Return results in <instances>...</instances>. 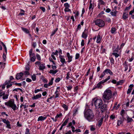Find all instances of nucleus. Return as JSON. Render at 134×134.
Returning <instances> with one entry per match:
<instances>
[{
  "mask_svg": "<svg viewBox=\"0 0 134 134\" xmlns=\"http://www.w3.org/2000/svg\"><path fill=\"white\" fill-rule=\"evenodd\" d=\"M80 57V54L79 53H77L75 56V59H78Z\"/></svg>",
  "mask_w": 134,
  "mask_h": 134,
  "instance_id": "51",
  "label": "nucleus"
},
{
  "mask_svg": "<svg viewBox=\"0 0 134 134\" xmlns=\"http://www.w3.org/2000/svg\"><path fill=\"white\" fill-rule=\"evenodd\" d=\"M122 18L126 20L128 18V14L126 13H123Z\"/></svg>",
  "mask_w": 134,
  "mask_h": 134,
  "instance_id": "22",
  "label": "nucleus"
},
{
  "mask_svg": "<svg viewBox=\"0 0 134 134\" xmlns=\"http://www.w3.org/2000/svg\"><path fill=\"white\" fill-rule=\"evenodd\" d=\"M110 62L112 64H114V60L113 58H111L110 59Z\"/></svg>",
  "mask_w": 134,
  "mask_h": 134,
  "instance_id": "57",
  "label": "nucleus"
},
{
  "mask_svg": "<svg viewBox=\"0 0 134 134\" xmlns=\"http://www.w3.org/2000/svg\"><path fill=\"white\" fill-rule=\"evenodd\" d=\"M102 120H100L98 122V126H101L102 125Z\"/></svg>",
  "mask_w": 134,
  "mask_h": 134,
  "instance_id": "49",
  "label": "nucleus"
},
{
  "mask_svg": "<svg viewBox=\"0 0 134 134\" xmlns=\"http://www.w3.org/2000/svg\"><path fill=\"white\" fill-rule=\"evenodd\" d=\"M10 82H11L10 80H6L4 82V84L5 85H7L8 84H9V83H10Z\"/></svg>",
  "mask_w": 134,
  "mask_h": 134,
  "instance_id": "45",
  "label": "nucleus"
},
{
  "mask_svg": "<svg viewBox=\"0 0 134 134\" xmlns=\"http://www.w3.org/2000/svg\"><path fill=\"white\" fill-rule=\"evenodd\" d=\"M96 114V115L98 117L101 116L102 115L101 113H100V112L98 110L97 111Z\"/></svg>",
  "mask_w": 134,
  "mask_h": 134,
  "instance_id": "30",
  "label": "nucleus"
},
{
  "mask_svg": "<svg viewBox=\"0 0 134 134\" xmlns=\"http://www.w3.org/2000/svg\"><path fill=\"white\" fill-rule=\"evenodd\" d=\"M111 91L109 89H106L104 92L102 98L105 103H108L110 101V100L112 97Z\"/></svg>",
  "mask_w": 134,
  "mask_h": 134,
  "instance_id": "1",
  "label": "nucleus"
},
{
  "mask_svg": "<svg viewBox=\"0 0 134 134\" xmlns=\"http://www.w3.org/2000/svg\"><path fill=\"white\" fill-rule=\"evenodd\" d=\"M91 130V131H94L95 130V128L94 126H91L90 128Z\"/></svg>",
  "mask_w": 134,
  "mask_h": 134,
  "instance_id": "56",
  "label": "nucleus"
},
{
  "mask_svg": "<svg viewBox=\"0 0 134 134\" xmlns=\"http://www.w3.org/2000/svg\"><path fill=\"white\" fill-rule=\"evenodd\" d=\"M75 123V122L74 120H72V122H71L69 123L68 126H72V125H74Z\"/></svg>",
  "mask_w": 134,
  "mask_h": 134,
  "instance_id": "35",
  "label": "nucleus"
},
{
  "mask_svg": "<svg viewBox=\"0 0 134 134\" xmlns=\"http://www.w3.org/2000/svg\"><path fill=\"white\" fill-rule=\"evenodd\" d=\"M134 12V7L133 8V9L132 10H131L130 12V13H129V14L131 15H132V14Z\"/></svg>",
  "mask_w": 134,
  "mask_h": 134,
  "instance_id": "63",
  "label": "nucleus"
},
{
  "mask_svg": "<svg viewBox=\"0 0 134 134\" xmlns=\"http://www.w3.org/2000/svg\"><path fill=\"white\" fill-rule=\"evenodd\" d=\"M102 37L100 36V35L98 34L97 37L96 42L97 43H99L100 42Z\"/></svg>",
  "mask_w": 134,
  "mask_h": 134,
  "instance_id": "13",
  "label": "nucleus"
},
{
  "mask_svg": "<svg viewBox=\"0 0 134 134\" xmlns=\"http://www.w3.org/2000/svg\"><path fill=\"white\" fill-rule=\"evenodd\" d=\"M23 75V73L22 72L17 74L16 76V79L17 80L20 79Z\"/></svg>",
  "mask_w": 134,
  "mask_h": 134,
  "instance_id": "10",
  "label": "nucleus"
},
{
  "mask_svg": "<svg viewBox=\"0 0 134 134\" xmlns=\"http://www.w3.org/2000/svg\"><path fill=\"white\" fill-rule=\"evenodd\" d=\"M112 54L114 55L116 58H117L119 56V54L116 53H113Z\"/></svg>",
  "mask_w": 134,
  "mask_h": 134,
  "instance_id": "39",
  "label": "nucleus"
},
{
  "mask_svg": "<svg viewBox=\"0 0 134 134\" xmlns=\"http://www.w3.org/2000/svg\"><path fill=\"white\" fill-rule=\"evenodd\" d=\"M132 89V88H129L127 91V94H130L131 92Z\"/></svg>",
  "mask_w": 134,
  "mask_h": 134,
  "instance_id": "46",
  "label": "nucleus"
},
{
  "mask_svg": "<svg viewBox=\"0 0 134 134\" xmlns=\"http://www.w3.org/2000/svg\"><path fill=\"white\" fill-rule=\"evenodd\" d=\"M25 134H30V130L29 129L27 128L26 129Z\"/></svg>",
  "mask_w": 134,
  "mask_h": 134,
  "instance_id": "42",
  "label": "nucleus"
},
{
  "mask_svg": "<svg viewBox=\"0 0 134 134\" xmlns=\"http://www.w3.org/2000/svg\"><path fill=\"white\" fill-rule=\"evenodd\" d=\"M105 72L108 74V73H109V74L111 75H112L113 74V72L110 70L109 69H106L105 70Z\"/></svg>",
  "mask_w": 134,
  "mask_h": 134,
  "instance_id": "16",
  "label": "nucleus"
},
{
  "mask_svg": "<svg viewBox=\"0 0 134 134\" xmlns=\"http://www.w3.org/2000/svg\"><path fill=\"white\" fill-rule=\"evenodd\" d=\"M23 75H30V73L28 71L26 70L23 72Z\"/></svg>",
  "mask_w": 134,
  "mask_h": 134,
  "instance_id": "38",
  "label": "nucleus"
},
{
  "mask_svg": "<svg viewBox=\"0 0 134 134\" xmlns=\"http://www.w3.org/2000/svg\"><path fill=\"white\" fill-rule=\"evenodd\" d=\"M22 29L23 31L27 34H29V30L26 28L22 27Z\"/></svg>",
  "mask_w": 134,
  "mask_h": 134,
  "instance_id": "26",
  "label": "nucleus"
},
{
  "mask_svg": "<svg viewBox=\"0 0 134 134\" xmlns=\"http://www.w3.org/2000/svg\"><path fill=\"white\" fill-rule=\"evenodd\" d=\"M59 57L60 59V61L62 63V65H63L64 63H66L64 56L60 55Z\"/></svg>",
  "mask_w": 134,
  "mask_h": 134,
  "instance_id": "9",
  "label": "nucleus"
},
{
  "mask_svg": "<svg viewBox=\"0 0 134 134\" xmlns=\"http://www.w3.org/2000/svg\"><path fill=\"white\" fill-rule=\"evenodd\" d=\"M8 94H5V92H3L2 97L3 99V100L7 99L8 98Z\"/></svg>",
  "mask_w": 134,
  "mask_h": 134,
  "instance_id": "17",
  "label": "nucleus"
},
{
  "mask_svg": "<svg viewBox=\"0 0 134 134\" xmlns=\"http://www.w3.org/2000/svg\"><path fill=\"white\" fill-rule=\"evenodd\" d=\"M82 37L83 38L86 39V38L87 36V34L86 33V32L84 31L82 34Z\"/></svg>",
  "mask_w": 134,
  "mask_h": 134,
  "instance_id": "19",
  "label": "nucleus"
},
{
  "mask_svg": "<svg viewBox=\"0 0 134 134\" xmlns=\"http://www.w3.org/2000/svg\"><path fill=\"white\" fill-rule=\"evenodd\" d=\"M32 46H33L34 48H35L36 46V42H33L32 44Z\"/></svg>",
  "mask_w": 134,
  "mask_h": 134,
  "instance_id": "60",
  "label": "nucleus"
},
{
  "mask_svg": "<svg viewBox=\"0 0 134 134\" xmlns=\"http://www.w3.org/2000/svg\"><path fill=\"white\" fill-rule=\"evenodd\" d=\"M32 49H31L30 50L29 52V54L31 61L32 62H34L35 61L36 57L35 54L32 53Z\"/></svg>",
  "mask_w": 134,
  "mask_h": 134,
  "instance_id": "6",
  "label": "nucleus"
},
{
  "mask_svg": "<svg viewBox=\"0 0 134 134\" xmlns=\"http://www.w3.org/2000/svg\"><path fill=\"white\" fill-rule=\"evenodd\" d=\"M42 90L41 88H40V89H37L36 90H35L34 91L35 93H37L38 92H39L40 91H42Z\"/></svg>",
  "mask_w": 134,
  "mask_h": 134,
  "instance_id": "50",
  "label": "nucleus"
},
{
  "mask_svg": "<svg viewBox=\"0 0 134 134\" xmlns=\"http://www.w3.org/2000/svg\"><path fill=\"white\" fill-rule=\"evenodd\" d=\"M117 12V11L116 10L114 11V12H111L110 13L113 16H116V13Z\"/></svg>",
  "mask_w": 134,
  "mask_h": 134,
  "instance_id": "36",
  "label": "nucleus"
},
{
  "mask_svg": "<svg viewBox=\"0 0 134 134\" xmlns=\"http://www.w3.org/2000/svg\"><path fill=\"white\" fill-rule=\"evenodd\" d=\"M62 107L64 108V110L67 111L68 109V107L65 104H63L62 105Z\"/></svg>",
  "mask_w": 134,
  "mask_h": 134,
  "instance_id": "23",
  "label": "nucleus"
},
{
  "mask_svg": "<svg viewBox=\"0 0 134 134\" xmlns=\"http://www.w3.org/2000/svg\"><path fill=\"white\" fill-rule=\"evenodd\" d=\"M116 118V115L114 114H113L110 116V118L111 120H113Z\"/></svg>",
  "mask_w": 134,
  "mask_h": 134,
  "instance_id": "32",
  "label": "nucleus"
},
{
  "mask_svg": "<svg viewBox=\"0 0 134 134\" xmlns=\"http://www.w3.org/2000/svg\"><path fill=\"white\" fill-rule=\"evenodd\" d=\"M66 55L68 59V62L69 63L71 62L72 61V56L71 55H70V53L68 52L67 53Z\"/></svg>",
  "mask_w": 134,
  "mask_h": 134,
  "instance_id": "12",
  "label": "nucleus"
},
{
  "mask_svg": "<svg viewBox=\"0 0 134 134\" xmlns=\"http://www.w3.org/2000/svg\"><path fill=\"white\" fill-rule=\"evenodd\" d=\"M127 122H131V121H133V120L132 119V118H130L128 116H127Z\"/></svg>",
  "mask_w": 134,
  "mask_h": 134,
  "instance_id": "29",
  "label": "nucleus"
},
{
  "mask_svg": "<svg viewBox=\"0 0 134 134\" xmlns=\"http://www.w3.org/2000/svg\"><path fill=\"white\" fill-rule=\"evenodd\" d=\"M84 45V40H82L81 43V46H83Z\"/></svg>",
  "mask_w": 134,
  "mask_h": 134,
  "instance_id": "53",
  "label": "nucleus"
},
{
  "mask_svg": "<svg viewBox=\"0 0 134 134\" xmlns=\"http://www.w3.org/2000/svg\"><path fill=\"white\" fill-rule=\"evenodd\" d=\"M58 71V70H53L52 69L50 70L49 71V73L52 74H54L57 72Z\"/></svg>",
  "mask_w": 134,
  "mask_h": 134,
  "instance_id": "18",
  "label": "nucleus"
},
{
  "mask_svg": "<svg viewBox=\"0 0 134 134\" xmlns=\"http://www.w3.org/2000/svg\"><path fill=\"white\" fill-rule=\"evenodd\" d=\"M125 113V111L124 109H122L121 111L120 114L121 115L122 118H124V115Z\"/></svg>",
  "mask_w": 134,
  "mask_h": 134,
  "instance_id": "24",
  "label": "nucleus"
},
{
  "mask_svg": "<svg viewBox=\"0 0 134 134\" xmlns=\"http://www.w3.org/2000/svg\"><path fill=\"white\" fill-rule=\"evenodd\" d=\"M69 118H67L65 120L63 123L62 124V126H65L66 125L67 123H68L69 120Z\"/></svg>",
  "mask_w": 134,
  "mask_h": 134,
  "instance_id": "37",
  "label": "nucleus"
},
{
  "mask_svg": "<svg viewBox=\"0 0 134 134\" xmlns=\"http://www.w3.org/2000/svg\"><path fill=\"white\" fill-rule=\"evenodd\" d=\"M40 8L43 11V12H44L45 11V9L43 7H41Z\"/></svg>",
  "mask_w": 134,
  "mask_h": 134,
  "instance_id": "62",
  "label": "nucleus"
},
{
  "mask_svg": "<svg viewBox=\"0 0 134 134\" xmlns=\"http://www.w3.org/2000/svg\"><path fill=\"white\" fill-rule=\"evenodd\" d=\"M46 118V117H43L42 116H39L37 120L38 121H42L45 120Z\"/></svg>",
  "mask_w": 134,
  "mask_h": 134,
  "instance_id": "15",
  "label": "nucleus"
},
{
  "mask_svg": "<svg viewBox=\"0 0 134 134\" xmlns=\"http://www.w3.org/2000/svg\"><path fill=\"white\" fill-rule=\"evenodd\" d=\"M31 78L32 79V80L34 81H35L36 80V76L35 74H33L32 76H31Z\"/></svg>",
  "mask_w": 134,
  "mask_h": 134,
  "instance_id": "40",
  "label": "nucleus"
},
{
  "mask_svg": "<svg viewBox=\"0 0 134 134\" xmlns=\"http://www.w3.org/2000/svg\"><path fill=\"white\" fill-rule=\"evenodd\" d=\"M124 118L120 117V119L118 120L117 125L118 126H119L120 125H122L123 122L124 121Z\"/></svg>",
  "mask_w": 134,
  "mask_h": 134,
  "instance_id": "11",
  "label": "nucleus"
},
{
  "mask_svg": "<svg viewBox=\"0 0 134 134\" xmlns=\"http://www.w3.org/2000/svg\"><path fill=\"white\" fill-rule=\"evenodd\" d=\"M58 53V51L56 50L55 52H53L52 53V54L53 55H57Z\"/></svg>",
  "mask_w": 134,
  "mask_h": 134,
  "instance_id": "59",
  "label": "nucleus"
},
{
  "mask_svg": "<svg viewBox=\"0 0 134 134\" xmlns=\"http://www.w3.org/2000/svg\"><path fill=\"white\" fill-rule=\"evenodd\" d=\"M71 131H69L67 132L65 134H71Z\"/></svg>",
  "mask_w": 134,
  "mask_h": 134,
  "instance_id": "64",
  "label": "nucleus"
},
{
  "mask_svg": "<svg viewBox=\"0 0 134 134\" xmlns=\"http://www.w3.org/2000/svg\"><path fill=\"white\" fill-rule=\"evenodd\" d=\"M5 104L8 107L11 108L14 110L16 109V106L14 103L13 99H11L7 102L5 103Z\"/></svg>",
  "mask_w": 134,
  "mask_h": 134,
  "instance_id": "3",
  "label": "nucleus"
},
{
  "mask_svg": "<svg viewBox=\"0 0 134 134\" xmlns=\"http://www.w3.org/2000/svg\"><path fill=\"white\" fill-rule=\"evenodd\" d=\"M96 25L99 27H103L104 26L105 23L104 21L100 19H97L94 21Z\"/></svg>",
  "mask_w": 134,
  "mask_h": 134,
  "instance_id": "5",
  "label": "nucleus"
},
{
  "mask_svg": "<svg viewBox=\"0 0 134 134\" xmlns=\"http://www.w3.org/2000/svg\"><path fill=\"white\" fill-rule=\"evenodd\" d=\"M124 80H120L117 82V83L116 85L118 86L120 85H121L124 82Z\"/></svg>",
  "mask_w": 134,
  "mask_h": 134,
  "instance_id": "27",
  "label": "nucleus"
},
{
  "mask_svg": "<svg viewBox=\"0 0 134 134\" xmlns=\"http://www.w3.org/2000/svg\"><path fill=\"white\" fill-rule=\"evenodd\" d=\"M57 31V29L56 30H54V31H53L52 32V33L51 35V36H53L56 33Z\"/></svg>",
  "mask_w": 134,
  "mask_h": 134,
  "instance_id": "48",
  "label": "nucleus"
},
{
  "mask_svg": "<svg viewBox=\"0 0 134 134\" xmlns=\"http://www.w3.org/2000/svg\"><path fill=\"white\" fill-rule=\"evenodd\" d=\"M110 78V76H108L107 78L104 80H103L104 82L105 83L107 81H108Z\"/></svg>",
  "mask_w": 134,
  "mask_h": 134,
  "instance_id": "47",
  "label": "nucleus"
},
{
  "mask_svg": "<svg viewBox=\"0 0 134 134\" xmlns=\"http://www.w3.org/2000/svg\"><path fill=\"white\" fill-rule=\"evenodd\" d=\"M54 80L53 78H52L51 80L48 83V86H49L51 85H52L53 83V81Z\"/></svg>",
  "mask_w": 134,
  "mask_h": 134,
  "instance_id": "31",
  "label": "nucleus"
},
{
  "mask_svg": "<svg viewBox=\"0 0 134 134\" xmlns=\"http://www.w3.org/2000/svg\"><path fill=\"white\" fill-rule=\"evenodd\" d=\"M104 83L103 80L100 81L97 84V85L93 88V90H94L96 88H102L103 87L102 85H103Z\"/></svg>",
  "mask_w": 134,
  "mask_h": 134,
  "instance_id": "8",
  "label": "nucleus"
},
{
  "mask_svg": "<svg viewBox=\"0 0 134 134\" xmlns=\"http://www.w3.org/2000/svg\"><path fill=\"white\" fill-rule=\"evenodd\" d=\"M45 68V66L44 64H41L39 66V69L40 70H43Z\"/></svg>",
  "mask_w": 134,
  "mask_h": 134,
  "instance_id": "25",
  "label": "nucleus"
},
{
  "mask_svg": "<svg viewBox=\"0 0 134 134\" xmlns=\"http://www.w3.org/2000/svg\"><path fill=\"white\" fill-rule=\"evenodd\" d=\"M3 122L7 125V126H10V122L8 121L6 119H4L2 120Z\"/></svg>",
  "mask_w": 134,
  "mask_h": 134,
  "instance_id": "20",
  "label": "nucleus"
},
{
  "mask_svg": "<svg viewBox=\"0 0 134 134\" xmlns=\"http://www.w3.org/2000/svg\"><path fill=\"white\" fill-rule=\"evenodd\" d=\"M60 79L59 77L57 78L55 80V82H58L60 80Z\"/></svg>",
  "mask_w": 134,
  "mask_h": 134,
  "instance_id": "54",
  "label": "nucleus"
},
{
  "mask_svg": "<svg viewBox=\"0 0 134 134\" xmlns=\"http://www.w3.org/2000/svg\"><path fill=\"white\" fill-rule=\"evenodd\" d=\"M84 115L85 118L89 121H91L94 118V114L92 111L91 109L85 110L84 111Z\"/></svg>",
  "mask_w": 134,
  "mask_h": 134,
  "instance_id": "2",
  "label": "nucleus"
},
{
  "mask_svg": "<svg viewBox=\"0 0 134 134\" xmlns=\"http://www.w3.org/2000/svg\"><path fill=\"white\" fill-rule=\"evenodd\" d=\"M116 31V28L115 27H112L110 31L111 33L114 34Z\"/></svg>",
  "mask_w": 134,
  "mask_h": 134,
  "instance_id": "33",
  "label": "nucleus"
},
{
  "mask_svg": "<svg viewBox=\"0 0 134 134\" xmlns=\"http://www.w3.org/2000/svg\"><path fill=\"white\" fill-rule=\"evenodd\" d=\"M26 81L28 82H31L32 80L30 79L27 78L26 79Z\"/></svg>",
  "mask_w": 134,
  "mask_h": 134,
  "instance_id": "61",
  "label": "nucleus"
},
{
  "mask_svg": "<svg viewBox=\"0 0 134 134\" xmlns=\"http://www.w3.org/2000/svg\"><path fill=\"white\" fill-rule=\"evenodd\" d=\"M64 11L65 12H69L71 11V10L69 8V7L65 8L64 9Z\"/></svg>",
  "mask_w": 134,
  "mask_h": 134,
  "instance_id": "44",
  "label": "nucleus"
},
{
  "mask_svg": "<svg viewBox=\"0 0 134 134\" xmlns=\"http://www.w3.org/2000/svg\"><path fill=\"white\" fill-rule=\"evenodd\" d=\"M78 110V109L77 108H76V109H75L74 110L73 112V115H75L77 113V112Z\"/></svg>",
  "mask_w": 134,
  "mask_h": 134,
  "instance_id": "41",
  "label": "nucleus"
},
{
  "mask_svg": "<svg viewBox=\"0 0 134 134\" xmlns=\"http://www.w3.org/2000/svg\"><path fill=\"white\" fill-rule=\"evenodd\" d=\"M123 65H125V69L124 71H127L128 69V65L126 62H125V63L123 64Z\"/></svg>",
  "mask_w": 134,
  "mask_h": 134,
  "instance_id": "28",
  "label": "nucleus"
},
{
  "mask_svg": "<svg viewBox=\"0 0 134 134\" xmlns=\"http://www.w3.org/2000/svg\"><path fill=\"white\" fill-rule=\"evenodd\" d=\"M41 94H39L36 95L35 96H34L32 97L33 99H35L40 98L41 97Z\"/></svg>",
  "mask_w": 134,
  "mask_h": 134,
  "instance_id": "14",
  "label": "nucleus"
},
{
  "mask_svg": "<svg viewBox=\"0 0 134 134\" xmlns=\"http://www.w3.org/2000/svg\"><path fill=\"white\" fill-rule=\"evenodd\" d=\"M62 115L61 113L57 114L55 116V118L57 119L58 118H60L62 116Z\"/></svg>",
  "mask_w": 134,
  "mask_h": 134,
  "instance_id": "34",
  "label": "nucleus"
},
{
  "mask_svg": "<svg viewBox=\"0 0 134 134\" xmlns=\"http://www.w3.org/2000/svg\"><path fill=\"white\" fill-rule=\"evenodd\" d=\"M107 105L105 104H104L103 105H101L98 108V109L101 112V113L104 112L107 109Z\"/></svg>",
  "mask_w": 134,
  "mask_h": 134,
  "instance_id": "7",
  "label": "nucleus"
},
{
  "mask_svg": "<svg viewBox=\"0 0 134 134\" xmlns=\"http://www.w3.org/2000/svg\"><path fill=\"white\" fill-rule=\"evenodd\" d=\"M66 87L67 88V90L68 91L71 90L72 87V86L71 85H69L68 86H67Z\"/></svg>",
  "mask_w": 134,
  "mask_h": 134,
  "instance_id": "43",
  "label": "nucleus"
},
{
  "mask_svg": "<svg viewBox=\"0 0 134 134\" xmlns=\"http://www.w3.org/2000/svg\"><path fill=\"white\" fill-rule=\"evenodd\" d=\"M98 4L101 5H104L105 4V2L103 0H98Z\"/></svg>",
  "mask_w": 134,
  "mask_h": 134,
  "instance_id": "21",
  "label": "nucleus"
},
{
  "mask_svg": "<svg viewBox=\"0 0 134 134\" xmlns=\"http://www.w3.org/2000/svg\"><path fill=\"white\" fill-rule=\"evenodd\" d=\"M3 60L4 61H5L6 60V55H5V53H3Z\"/></svg>",
  "mask_w": 134,
  "mask_h": 134,
  "instance_id": "55",
  "label": "nucleus"
},
{
  "mask_svg": "<svg viewBox=\"0 0 134 134\" xmlns=\"http://www.w3.org/2000/svg\"><path fill=\"white\" fill-rule=\"evenodd\" d=\"M36 56L37 59L38 60H41L40 57V55L38 54H37L36 55Z\"/></svg>",
  "mask_w": 134,
  "mask_h": 134,
  "instance_id": "52",
  "label": "nucleus"
},
{
  "mask_svg": "<svg viewBox=\"0 0 134 134\" xmlns=\"http://www.w3.org/2000/svg\"><path fill=\"white\" fill-rule=\"evenodd\" d=\"M64 6L65 7V8L69 7V5L68 3H66L64 4Z\"/></svg>",
  "mask_w": 134,
  "mask_h": 134,
  "instance_id": "58",
  "label": "nucleus"
},
{
  "mask_svg": "<svg viewBox=\"0 0 134 134\" xmlns=\"http://www.w3.org/2000/svg\"><path fill=\"white\" fill-rule=\"evenodd\" d=\"M94 104L96 109H98L103 104V101L100 99L94 98Z\"/></svg>",
  "mask_w": 134,
  "mask_h": 134,
  "instance_id": "4",
  "label": "nucleus"
}]
</instances>
